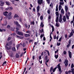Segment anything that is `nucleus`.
<instances>
[{
  "mask_svg": "<svg viewBox=\"0 0 74 74\" xmlns=\"http://www.w3.org/2000/svg\"><path fill=\"white\" fill-rule=\"evenodd\" d=\"M14 23L19 28H21V25L19 24L18 22L17 21H14Z\"/></svg>",
  "mask_w": 74,
  "mask_h": 74,
  "instance_id": "5",
  "label": "nucleus"
},
{
  "mask_svg": "<svg viewBox=\"0 0 74 74\" xmlns=\"http://www.w3.org/2000/svg\"><path fill=\"white\" fill-rule=\"evenodd\" d=\"M40 26H41L42 27H43L44 26V24H43V23H41L40 24Z\"/></svg>",
  "mask_w": 74,
  "mask_h": 74,
  "instance_id": "26",
  "label": "nucleus"
},
{
  "mask_svg": "<svg viewBox=\"0 0 74 74\" xmlns=\"http://www.w3.org/2000/svg\"><path fill=\"white\" fill-rule=\"evenodd\" d=\"M11 15H12L11 12H10L8 14V16H7V18L8 19H11L12 18V17L11 16Z\"/></svg>",
  "mask_w": 74,
  "mask_h": 74,
  "instance_id": "2",
  "label": "nucleus"
},
{
  "mask_svg": "<svg viewBox=\"0 0 74 74\" xmlns=\"http://www.w3.org/2000/svg\"><path fill=\"white\" fill-rule=\"evenodd\" d=\"M60 2V5H62L64 4V2Z\"/></svg>",
  "mask_w": 74,
  "mask_h": 74,
  "instance_id": "25",
  "label": "nucleus"
},
{
  "mask_svg": "<svg viewBox=\"0 0 74 74\" xmlns=\"http://www.w3.org/2000/svg\"><path fill=\"white\" fill-rule=\"evenodd\" d=\"M60 45V42H57V46H59V45Z\"/></svg>",
  "mask_w": 74,
  "mask_h": 74,
  "instance_id": "38",
  "label": "nucleus"
},
{
  "mask_svg": "<svg viewBox=\"0 0 74 74\" xmlns=\"http://www.w3.org/2000/svg\"><path fill=\"white\" fill-rule=\"evenodd\" d=\"M70 44H68V45L66 46L67 48H69V47H70Z\"/></svg>",
  "mask_w": 74,
  "mask_h": 74,
  "instance_id": "50",
  "label": "nucleus"
},
{
  "mask_svg": "<svg viewBox=\"0 0 74 74\" xmlns=\"http://www.w3.org/2000/svg\"><path fill=\"white\" fill-rule=\"evenodd\" d=\"M74 64H72L71 65V68H72V69H73V68L74 67Z\"/></svg>",
  "mask_w": 74,
  "mask_h": 74,
  "instance_id": "42",
  "label": "nucleus"
},
{
  "mask_svg": "<svg viewBox=\"0 0 74 74\" xmlns=\"http://www.w3.org/2000/svg\"><path fill=\"white\" fill-rule=\"evenodd\" d=\"M52 32H53V31H54V27H53V26H52Z\"/></svg>",
  "mask_w": 74,
  "mask_h": 74,
  "instance_id": "40",
  "label": "nucleus"
},
{
  "mask_svg": "<svg viewBox=\"0 0 74 74\" xmlns=\"http://www.w3.org/2000/svg\"><path fill=\"white\" fill-rule=\"evenodd\" d=\"M52 70H53V67H51L50 69V72H52Z\"/></svg>",
  "mask_w": 74,
  "mask_h": 74,
  "instance_id": "39",
  "label": "nucleus"
},
{
  "mask_svg": "<svg viewBox=\"0 0 74 74\" xmlns=\"http://www.w3.org/2000/svg\"><path fill=\"white\" fill-rule=\"evenodd\" d=\"M8 12H3V15L5 16H8Z\"/></svg>",
  "mask_w": 74,
  "mask_h": 74,
  "instance_id": "8",
  "label": "nucleus"
},
{
  "mask_svg": "<svg viewBox=\"0 0 74 74\" xmlns=\"http://www.w3.org/2000/svg\"><path fill=\"white\" fill-rule=\"evenodd\" d=\"M10 30H11L12 31H14V29L11 27L10 28Z\"/></svg>",
  "mask_w": 74,
  "mask_h": 74,
  "instance_id": "44",
  "label": "nucleus"
},
{
  "mask_svg": "<svg viewBox=\"0 0 74 74\" xmlns=\"http://www.w3.org/2000/svg\"><path fill=\"white\" fill-rule=\"evenodd\" d=\"M62 21V18H59V22H61Z\"/></svg>",
  "mask_w": 74,
  "mask_h": 74,
  "instance_id": "47",
  "label": "nucleus"
},
{
  "mask_svg": "<svg viewBox=\"0 0 74 74\" xmlns=\"http://www.w3.org/2000/svg\"><path fill=\"white\" fill-rule=\"evenodd\" d=\"M47 13L49 14H50V11L49 10H48L47 11Z\"/></svg>",
  "mask_w": 74,
  "mask_h": 74,
  "instance_id": "58",
  "label": "nucleus"
},
{
  "mask_svg": "<svg viewBox=\"0 0 74 74\" xmlns=\"http://www.w3.org/2000/svg\"><path fill=\"white\" fill-rule=\"evenodd\" d=\"M37 15H38V16H40V15H41V14H40V13H39V12H37Z\"/></svg>",
  "mask_w": 74,
  "mask_h": 74,
  "instance_id": "33",
  "label": "nucleus"
},
{
  "mask_svg": "<svg viewBox=\"0 0 74 74\" xmlns=\"http://www.w3.org/2000/svg\"><path fill=\"white\" fill-rule=\"evenodd\" d=\"M62 7L61 5H59V11H60L61 10V9H62Z\"/></svg>",
  "mask_w": 74,
  "mask_h": 74,
  "instance_id": "18",
  "label": "nucleus"
},
{
  "mask_svg": "<svg viewBox=\"0 0 74 74\" xmlns=\"http://www.w3.org/2000/svg\"><path fill=\"white\" fill-rule=\"evenodd\" d=\"M12 42H10L8 44L7 43L6 44V45L7 46H9L10 45H11V44H12Z\"/></svg>",
  "mask_w": 74,
  "mask_h": 74,
  "instance_id": "20",
  "label": "nucleus"
},
{
  "mask_svg": "<svg viewBox=\"0 0 74 74\" xmlns=\"http://www.w3.org/2000/svg\"><path fill=\"white\" fill-rule=\"evenodd\" d=\"M45 51L47 52V54L48 55V56H49V51L47 50H45Z\"/></svg>",
  "mask_w": 74,
  "mask_h": 74,
  "instance_id": "27",
  "label": "nucleus"
},
{
  "mask_svg": "<svg viewBox=\"0 0 74 74\" xmlns=\"http://www.w3.org/2000/svg\"><path fill=\"white\" fill-rule=\"evenodd\" d=\"M66 16L67 19H69V16H68V15H66Z\"/></svg>",
  "mask_w": 74,
  "mask_h": 74,
  "instance_id": "36",
  "label": "nucleus"
},
{
  "mask_svg": "<svg viewBox=\"0 0 74 74\" xmlns=\"http://www.w3.org/2000/svg\"><path fill=\"white\" fill-rule=\"evenodd\" d=\"M4 2H2L0 4V6H3V5H4Z\"/></svg>",
  "mask_w": 74,
  "mask_h": 74,
  "instance_id": "15",
  "label": "nucleus"
},
{
  "mask_svg": "<svg viewBox=\"0 0 74 74\" xmlns=\"http://www.w3.org/2000/svg\"><path fill=\"white\" fill-rule=\"evenodd\" d=\"M49 0H46V1H47L48 4H49V3H50V2L49 1Z\"/></svg>",
  "mask_w": 74,
  "mask_h": 74,
  "instance_id": "52",
  "label": "nucleus"
},
{
  "mask_svg": "<svg viewBox=\"0 0 74 74\" xmlns=\"http://www.w3.org/2000/svg\"><path fill=\"white\" fill-rule=\"evenodd\" d=\"M56 25L57 27H59V26H60V24L59 23H56Z\"/></svg>",
  "mask_w": 74,
  "mask_h": 74,
  "instance_id": "22",
  "label": "nucleus"
},
{
  "mask_svg": "<svg viewBox=\"0 0 74 74\" xmlns=\"http://www.w3.org/2000/svg\"><path fill=\"white\" fill-rule=\"evenodd\" d=\"M19 21L20 22H22V18H20Z\"/></svg>",
  "mask_w": 74,
  "mask_h": 74,
  "instance_id": "64",
  "label": "nucleus"
},
{
  "mask_svg": "<svg viewBox=\"0 0 74 74\" xmlns=\"http://www.w3.org/2000/svg\"><path fill=\"white\" fill-rule=\"evenodd\" d=\"M56 16H59V12H56Z\"/></svg>",
  "mask_w": 74,
  "mask_h": 74,
  "instance_id": "14",
  "label": "nucleus"
},
{
  "mask_svg": "<svg viewBox=\"0 0 74 74\" xmlns=\"http://www.w3.org/2000/svg\"><path fill=\"white\" fill-rule=\"evenodd\" d=\"M25 27H28V26H27V24H25Z\"/></svg>",
  "mask_w": 74,
  "mask_h": 74,
  "instance_id": "62",
  "label": "nucleus"
},
{
  "mask_svg": "<svg viewBox=\"0 0 74 74\" xmlns=\"http://www.w3.org/2000/svg\"><path fill=\"white\" fill-rule=\"evenodd\" d=\"M65 10L66 12H67V10H68V7L67 6L65 5Z\"/></svg>",
  "mask_w": 74,
  "mask_h": 74,
  "instance_id": "16",
  "label": "nucleus"
},
{
  "mask_svg": "<svg viewBox=\"0 0 74 74\" xmlns=\"http://www.w3.org/2000/svg\"><path fill=\"white\" fill-rule=\"evenodd\" d=\"M19 18V16L16 14H15L14 16V19H16V18Z\"/></svg>",
  "mask_w": 74,
  "mask_h": 74,
  "instance_id": "10",
  "label": "nucleus"
},
{
  "mask_svg": "<svg viewBox=\"0 0 74 74\" xmlns=\"http://www.w3.org/2000/svg\"><path fill=\"white\" fill-rule=\"evenodd\" d=\"M64 63L65 64V66L67 67L68 66V60H65L64 62Z\"/></svg>",
  "mask_w": 74,
  "mask_h": 74,
  "instance_id": "3",
  "label": "nucleus"
},
{
  "mask_svg": "<svg viewBox=\"0 0 74 74\" xmlns=\"http://www.w3.org/2000/svg\"><path fill=\"white\" fill-rule=\"evenodd\" d=\"M53 38L54 39H56V35H55L54 36Z\"/></svg>",
  "mask_w": 74,
  "mask_h": 74,
  "instance_id": "59",
  "label": "nucleus"
},
{
  "mask_svg": "<svg viewBox=\"0 0 74 74\" xmlns=\"http://www.w3.org/2000/svg\"><path fill=\"white\" fill-rule=\"evenodd\" d=\"M5 48L7 50H10V49H11V46H10L9 48H8L7 47V46H6L5 47Z\"/></svg>",
  "mask_w": 74,
  "mask_h": 74,
  "instance_id": "12",
  "label": "nucleus"
},
{
  "mask_svg": "<svg viewBox=\"0 0 74 74\" xmlns=\"http://www.w3.org/2000/svg\"><path fill=\"white\" fill-rule=\"evenodd\" d=\"M34 25V21H33V22H31V24L30 25Z\"/></svg>",
  "mask_w": 74,
  "mask_h": 74,
  "instance_id": "31",
  "label": "nucleus"
},
{
  "mask_svg": "<svg viewBox=\"0 0 74 74\" xmlns=\"http://www.w3.org/2000/svg\"><path fill=\"white\" fill-rule=\"evenodd\" d=\"M19 46H20L19 45H17L16 47H17V49H18V48L19 47Z\"/></svg>",
  "mask_w": 74,
  "mask_h": 74,
  "instance_id": "57",
  "label": "nucleus"
},
{
  "mask_svg": "<svg viewBox=\"0 0 74 74\" xmlns=\"http://www.w3.org/2000/svg\"><path fill=\"white\" fill-rule=\"evenodd\" d=\"M16 37L17 38H20L21 39H22L23 38V37H21L20 36H16Z\"/></svg>",
  "mask_w": 74,
  "mask_h": 74,
  "instance_id": "17",
  "label": "nucleus"
},
{
  "mask_svg": "<svg viewBox=\"0 0 74 74\" xmlns=\"http://www.w3.org/2000/svg\"><path fill=\"white\" fill-rule=\"evenodd\" d=\"M10 10V7L5 8V10Z\"/></svg>",
  "mask_w": 74,
  "mask_h": 74,
  "instance_id": "54",
  "label": "nucleus"
},
{
  "mask_svg": "<svg viewBox=\"0 0 74 74\" xmlns=\"http://www.w3.org/2000/svg\"><path fill=\"white\" fill-rule=\"evenodd\" d=\"M62 37L61 36V37L59 39V42H60V41H61V40H62Z\"/></svg>",
  "mask_w": 74,
  "mask_h": 74,
  "instance_id": "51",
  "label": "nucleus"
},
{
  "mask_svg": "<svg viewBox=\"0 0 74 74\" xmlns=\"http://www.w3.org/2000/svg\"><path fill=\"white\" fill-rule=\"evenodd\" d=\"M37 2L38 4L41 5L43 3V0H38Z\"/></svg>",
  "mask_w": 74,
  "mask_h": 74,
  "instance_id": "4",
  "label": "nucleus"
},
{
  "mask_svg": "<svg viewBox=\"0 0 74 74\" xmlns=\"http://www.w3.org/2000/svg\"><path fill=\"white\" fill-rule=\"evenodd\" d=\"M5 3H6V4H7V5H10V3H9L8 2H6Z\"/></svg>",
  "mask_w": 74,
  "mask_h": 74,
  "instance_id": "30",
  "label": "nucleus"
},
{
  "mask_svg": "<svg viewBox=\"0 0 74 74\" xmlns=\"http://www.w3.org/2000/svg\"><path fill=\"white\" fill-rule=\"evenodd\" d=\"M33 42V40H30L29 41V42Z\"/></svg>",
  "mask_w": 74,
  "mask_h": 74,
  "instance_id": "63",
  "label": "nucleus"
},
{
  "mask_svg": "<svg viewBox=\"0 0 74 74\" xmlns=\"http://www.w3.org/2000/svg\"><path fill=\"white\" fill-rule=\"evenodd\" d=\"M39 59L40 60V59H41V56H40L39 57Z\"/></svg>",
  "mask_w": 74,
  "mask_h": 74,
  "instance_id": "53",
  "label": "nucleus"
},
{
  "mask_svg": "<svg viewBox=\"0 0 74 74\" xmlns=\"http://www.w3.org/2000/svg\"><path fill=\"white\" fill-rule=\"evenodd\" d=\"M68 53H69V56L70 58L71 59V57H72L71 52H70V51H68Z\"/></svg>",
  "mask_w": 74,
  "mask_h": 74,
  "instance_id": "6",
  "label": "nucleus"
},
{
  "mask_svg": "<svg viewBox=\"0 0 74 74\" xmlns=\"http://www.w3.org/2000/svg\"><path fill=\"white\" fill-rule=\"evenodd\" d=\"M16 56L17 58H18L19 57V55L18 53H16Z\"/></svg>",
  "mask_w": 74,
  "mask_h": 74,
  "instance_id": "23",
  "label": "nucleus"
},
{
  "mask_svg": "<svg viewBox=\"0 0 74 74\" xmlns=\"http://www.w3.org/2000/svg\"><path fill=\"white\" fill-rule=\"evenodd\" d=\"M61 12L62 14H64V10H63V9H61Z\"/></svg>",
  "mask_w": 74,
  "mask_h": 74,
  "instance_id": "29",
  "label": "nucleus"
},
{
  "mask_svg": "<svg viewBox=\"0 0 74 74\" xmlns=\"http://www.w3.org/2000/svg\"><path fill=\"white\" fill-rule=\"evenodd\" d=\"M69 44H71V40H69Z\"/></svg>",
  "mask_w": 74,
  "mask_h": 74,
  "instance_id": "60",
  "label": "nucleus"
},
{
  "mask_svg": "<svg viewBox=\"0 0 74 74\" xmlns=\"http://www.w3.org/2000/svg\"><path fill=\"white\" fill-rule=\"evenodd\" d=\"M12 49V50L13 51H15L16 50L15 49V48L14 47H13Z\"/></svg>",
  "mask_w": 74,
  "mask_h": 74,
  "instance_id": "34",
  "label": "nucleus"
},
{
  "mask_svg": "<svg viewBox=\"0 0 74 74\" xmlns=\"http://www.w3.org/2000/svg\"><path fill=\"white\" fill-rule=\"evenodd\" d=\"M24 35L26 37H29V36H30V35L26 34H25Z\"/></svg>",
  "mask_w": 74,
  "mask_h": 74,
  "instance_id": "19",
  "label": "nucleus"
},
{
  "mask_svg": "<svg viewBox=\"0 0 74 74\" xmlns=\"http://www.w3.org/2000/svg\"><path fill=\"white\" fill-rule=\"evenodd\" d=\"M63 53H64V55H66V53H67L66 51H64Z\"/></svg>",
  "mask_w": 74,
  "mask_h": 74,
  "instance_id": "49",
  "label": "nucleus"
},
{
  "mask_svg": "<svg viewBox=\"0 0 74 74\" xmlns=\"http://www.w3.org/2000/svg\"><path fill=\"white\" fill-rule=\"evenodd\" d=\"M58 51H59V50H58V49H57L56 51H55V54H56V53H57Z\"/></svg>",
  "mask_w": 74,
  "mask_h": 74,
  "instance_id": "55",
  "label": "nucleus"
},
{
  "mask_svg": "<svg viewBox=\"0 0 74 74\" xmlns=\"http://www.w3.org/2000/svg\"><path fill=\"white\" fill-rule=\"evenodd\" d=\"M11 40V37H9L8 39V41H9V40Z\"/></svg>",
  "mask_w": 74,
  "mask_h": 74,
  "instance_id": "56",
  "label": "nucleus"
},
{
  "mask_svg": "<svg viewBox=\"0 0 74 74\" xmlns=\"http://www.w3.org/2000/svg\"><path fill=\"white\" fill-rule=\"evenodd\" d=\"M16 33L17 34H18V35H21V36H23V34L22 32H19L17 30H16Z\"/></svg>",
  "mask_w": 74,
  "mask_h": 74,
  "instance_id": "1",
  "label": "nucleus"
},
{
  "mask_svg": "<svg viewBox=\"0 0 74 74\" xmlns=\"http://www.w3.org/2000/svg\"><path fill=\"white\" fill-rule=\"evenodd\" d=\"M73 36V32H71L69 36V37L70 38V37H71V36Z\"/></svg>",
  "mask_w": 74,
  "mask_h": 74,
  "instance_id": "7",
  "label": "nucleus"
},
{
  "mask_svg": "<svg viewBox=\"0 0 74 74\" xmlns=\"http://www.w3.org/2000/svg\"><path fill=\"white\" fill-rule=\"evenodd\" d=\"M54 57L56 58V59H58V54H57V55H56V54H55Z\"/></svg>",
  "mask_w": 74,
  "mask_h": 74,
  "instance_id": "24",
  "label": "nucleus"
},
{
  "mask_svg": "<svg viewBox=\"0 0 74 74\" xmlns=\"http://www.w3.org/2000/svg\"><path fill=\"white\" fill-rule=\"evenodd\" d=\"M7 63V62L6 61H5V62H4L3 64H2V66H4V64H6Z\"/></svg>",
  "mask_w": 74,
  "mask_h": 74,
  "instance_id": "46",
  "label": "nucleus"
},
{
  "mask_svg": "<svg viewBox=\"0 0 74 74\" xmlns=\"http://www.w3.org/2000/svg\"><path fill=\"white\" fill-rule=\"evenodd\" d=\"M40 32H41V33H42V32H44V30H43V29H42V30H40Z\"/></svg>",
  "mask_w": 74,
  "mask_h": 74,
  "instance_id": "45",
  "label": "nucleus"
},
{
  "mask_svg": "<svg viewBox=\"0 0 74 74\" xmlns=\"http://www.w3.org/2000/svg\"><path fill=\"white\" fill-rule=\"evenodd\" d=\"M40 11V6L38 5L37 7V12H38Z\"/></svg>",
  "mask_w": 74,
  "mask_h": 74,
  "instance_id": "9",
  "label": "nucleus"
},
{
  "mask_svg": "<svg viewBox=\"0 0 74 74\" xmlns=\"http://www.w3.org/2000/svg\"><path fill=\"white\" fill-rule=\"evenodd\" d=\"M43 35L42 34H41L40 35V38H42L43 37Z\"/></svg>",
  "mask_w": 74,
  "mask_h": 74,
  "instance_id": "61",
  "label": "nucleus"
},
{
  "mask_svg": "<svg viewBox=\"0 0 74 74\" xmlns=\"http://www.w3.org/2000/svg\"><path fill=\"white\" fill-rule=\"evenodd\" d=\"M13 10V8L12 7H10L9 10Z\"/></svg>",
  "mask_w": 74,
  "mask_h": 74,
  "instance_id": "43",
  "label": "nucleus"
},
{
  "mask_svg": "<svg viewBox=\"0 0 74 74\" xmlns=\"http://www.w3.org/2000/svg\"><path fill=\"white\" fill-rule=\"evenodd\" d=\"M48 59V56H45V60H47Z\"/></svg>",
  "mask_w": 74,
  "mask_h": 74,
  "instance_id": "35",
  "label": "nucleus"
},
{
  "mask_svg": "<svg viewBox=\"0 0 74 74\" xmlns=\"http://www.w3.org/2000/svg\"><path fill=\"white\" fill-rule=\"evenodd\" d=\"M56 11H58V5H57L56 6Z\"/></svg>",
  "mask_w": 74,
  "mask_h": 74,
  "instance_id": "28",
  "label": "nucleus"
},
{
  "mask_svg": "<svg viewBox=\"0 0 74 74\" xmlns=\"http://www.w3.org/2000/svg\"><path fill=\"white\" fill-rule=\"evenodd\" d=\"M57 68V67H56L54 69H53V72H55V70H56V69Z\"/></svg>",
  "mask_w": 74,
  "mask_h": 74,
  "instance_id": "32",
  "label": "nucleus"
},
{
  "mask_svg": "<svg viewBox=\"0 0 74 74\" xmlns=\"http://www.w3.org/2000/svg\"><path fill=\"white\" fill-rule=\"evenodd\" d=\"M71 73H73V72H74V69L73 68L71 69Z\"/></svg>",
  "mask_w": 74,
  "mask_h": 74,
  "instance_id": "41",
  "label": "nucleus"
},
{
  "mask_svg": "<svg viewBox=\"0 0 74 74\" xmlns=\"http://www.w3.org/2000/svg\"><path fill=\"white\" fill-rule=\"evenodd\" d=\"M58 20H59V16H57L56 20V22H58Z\"/></svg>",
  "mask_w": 74,
  "mask_h": 74,
  "instance_id": "21",
  "label": "nucleus"
},
{
  "mask_svg": "<svg viewBox=\"0 0 74 74\" xmlns=\"http://www.w3.org/2000/svg\"><path fill=\"white\" fill-rule=\"evenodd\" d=\"M50 6L51 7V8H53V4L51 3V4L50 5Z\"/></svg>",
  "mask_w": 74,
  "mask_h": 74,
  "instance_id": "37",
  "label": "nucleus"
},
{
  "mask_svg": "<svg viewBox=\"0 0 74 74\" xmlns=\"http://www.w3.org/2000/svg\"><path fill=\"white\" fill-rule=\"evenodd\" d=\"M40 19L41 20H42L43 19V16H41L40 17Z\"/></svg>",
  "mask_w": 74,
  "mask_h": 74,
  "instance_id": "48",
  "label": "nucleus"
},
{
  "mask_svg": "<svg viewBox=\"0 0 74 74\" xmlns=\"http://www.w3.org/2000/svg\"><path fill=\"white\" fill-rule=\"evenodd\" d=\"M58 67L59 71H61V68H60V64H59L58 65Z\"/></svg>",
  "mask_w": 74,
  "mask_h": 74,
  "instance_id": "11",
  "label": "nucleus"
},
{
  "mask_svg": "<svg viewBox=\"0 0 74 74\" xmlns=\"http://www.w3.org/2000/svg\"><path fill=\"white\" fill-rule=\"evenodd\" d=\"M63 20L64 22H66V17L64 16Z\"/></svg>",
  "mask_w": 74,
  "mask_h": 74,
  "instance_id": "13",
  "label": "nucleus"
}]
</instances>
